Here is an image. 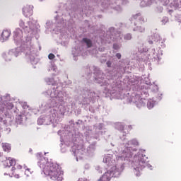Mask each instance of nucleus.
I'll use <instances>...</instances> for the list:
<instances>
[{
	"mask_svg": "<svg viewBox=\"0 0 181 181\" xmlns=\"http://www.w3.org/2000/svg\"><path fill=\"white\" fill-rule=\"evenodd\" d=\"M87 71V78H91V74L88 73V71H93L92 80H93L95 83H98V84H100V86H105L103 93H105L106 95H111L113 98H117V100H126V103L127 104L133 103L134 104H136V107H137V108H142V107H145V100L149 97L148 88L151 90V93L153 95V97L156 98L159 97V95L162 97V93H159V88L157 85H155V83L151 84V82L147 81H146L145 84L141 86L140 90L136 93H133L132 96L129 95V93L122 95L121 93H117V88L110 84L111 81L110 79L105 78V76L104 75V73H103L98 67L95 66H90Z\"/></svg>",
	"mask_w": 181,
	"mask_h": 181,
	"instance_id": "nucleus-1",
	"label": "nucleus"
},
{
	"mask_svg": "<svg viewBox=\"0 0 181 181\" xmlns=\"http://www.w3.org/2000/svg\"><path fill=\"white\" fill-rule=\"evenodd\" d=\"M60 88L53 86L49 90L44 92L46 97H50L51 100L48 102L42 103L40 110L44 112L37 122L38 125H50L56 127L59 124V117L66 112V103L64 102V95L66 93L60 91Z\"/></svg>",
	"mask_w": 181,
	"mask_h": 181,
	"instance_id": "nucleus-2",
	"label": "nucleus"
},
{
	"mask_svg": "<svg viewBox=\"0 0 181 181\" xmlns=\"http://www.w3.org/2000/svg\"><path fill=\"white\" fill-rule=\"evenodd\" d=\"M90 4H98V6L105 9V12L112 13L114 11L117 13H121L122 12V7L119 6V4H125L127 1L125 0H71L74 4L71 6V13H69L70 16H74V18H82L83 15L88 16L90 15L93 10L91 8H88L86 10V5L88 2Z\"/></svg>",
	"mask_w": 181,
	"mask_h": 181,
	"instance_id": "nucleus-3",
	"label": "nucleus"
},
{
	"mask_svg": "<svg viewBox=\"0 0 181 181\" xmlns=\"http://www.w3.org/2000/svg\"><path fill=\"white\" fill-rule=\"evenodd\" d=\"M13 39L16 46V48L10 49L13 57H19L23 53L27 62L33 66L39 63L37 58V50L35 47V42L32 37L25 35L23 37V31L21 28H16L13 32Z\"/></svg>",
	"mask_w": 181,
	"mask_h": 181,
	"instance_id": "nucleus-4",
	"label": "nucleus"
},
{
	"mask_svg": "<svg viewBox=\"0 0 181 181\" xmlns=\"http://www.w3.org/2000/svg\"><path fill=\"white\" fill-rule=\"evenodd\" d=\"M123 144H119L117 147L116 154H106L104 156L103 162L107 166H112L117 164V162H129L134 156V152L138 151L139 141L136 139H132L127 141V139L122 138Z\"/></svg>",
	"mask_w": 181,
	"mask_h": 181,
	"instance_id": "nucleus-5",
	"label": "nucleus"
},
{
	"mask_svg": "<svg viewBox=\"0 0 181 181\" xmlns=\"http://www.w3.org/2000/svg\"><path fill=\"white\" fill-rule=\"evenodd\" d=\"M42 153H37L38 166L42 170L45 176H49L51 180L62 181L63 180V171L60 166L56 163L49 161L46 158L42 156Z\"/></svg>",
	"mask_w": 181,
	"mask_h": 181,
	"instance_id": "nucleus-6",
	"label": "nucleus"
},
{
	"mask_svg": "<svg viewBox=\"0 0 181 181\" xmlns=\"http://www.w3.org/2000/svg\"><path fill=\"white\" fill-rule=\"evenodd\" d=\"M138 52L134 51L132 54L134 59L138 60L139 59V66L142 67L145 63H148L147 60H152V62H156L157 64H159L162 55V50L155 49L151 48L147 49L144 46V42L138 43L137 45Z\"/></svg>",
	"mask_w": 181,
	"mask_h": 181,
	"instance_id": "nucleus-7",
	"label": "nucleus"
},
{
	"mask_svg": "<svg viewBox=\"0 0 181 181\" xmlns=\"http://www.w3.org/2000/svg\"><path fill=\"white\" fill-rule=\"evenodd\" d=\"M148 157L145 155V150L140 149L137 153L134 156H132V158L129 162L133 169L134 173L137 176H141V172L148 168L150 170H153V166L148 163Z\"/></svg>",
	"mask_w": 181,
	"mask_h": 181,
	"instance_id": "nucleus-8",
	"label": "nucleus"
},
{
	"mask_svg": "<svg viewBox=\"0 0 181 181\" xmlns=\"http://www.w3.org/2000/svg\"><path fill=\"white\" fill-rule=\"evenodd\" d=\"M62 130L58 131V135L61 136V152L65 153L67 151V148L71 146V149L72 146H74V144H76V146H78L79 142H82L83 134L80 133H75L74 132H64Z\"/></svg>",
	"mask_w": 181,
	"mask_h": 181,
	"instance_id": "nucleus-9",
	"label": "nucleus"
},
{
	"mask_svg": "<svg viewBox=\"0 0 181 181\" xmlns=\"http://www.w3.org/2000/svg\"><path fill=\"white\" fill-rule=\"evenodd\" d=\"M18 25L19 26L18 29H22L24 30V34L23 33V37L28 36L31 37V40L33 42V37L35 39H39V32L40 30L37 28V21L34 18H29V21H25V20L21 18L18 21Z\"/></svg>",
	"mask_w": 181,
	"mask_h": 181,
	"instance_id": "nucleus-10",
	"label": "nucleus"
},
{
	"mask_svg": "<svg viewBox=\"0 0 181 181\" xmlns=\"http://www.w3.org/2000/svg\"><path fill=\"white\" fill-rule=\"evenodd\" d=\"M70 152L75 156L76 162H78V160L83 159L84 155H88L89 156L94 155V152H95V144H90L86 149V147L83 145L82 135V141L78 143V146L77 143H74V146L70 149Z\"/></svg>",
	"mask_w": 181,
	"mask_h": 181,
	"instance_id": "nucleus-11",
	"label": "nucleus"
},
{
	"mask_svg": "<svg viewBox=\"0 0 181 181\" xmlns=\"http://www.w3.org/2000/svg\"><path fill=\"white\" fill-rule=\"evenodd\" d=\"M106 65L110 69H112V71H110L107 74L110 80H118L125 73V63H124V60H119L116 64L112 61H107Z\"/></svg>",
	"mask_w": 181,
	"mask_h": 181,
	"instance_id": "nucleus-12",
	"label": "nucleus"
},
{
	"mask_svg": "<svg viewBox=\"0 0 181 181\" xmlns=\"http://www.w3.org/2000/svg\"><path fill=\"white\" fill-rule=\"evenodd\" d=\"M124 163H129L131 166V163L129 161L117 162L116 164H113L112 167L105 172L98 181H110L112 177H119L121 173H122V170H124Z\"/></svg>",
	"mask_w": 181,
	"mask_h": 181,
	"instance_id": "nucleus-13",
	"label": "nucleus"
},
{
	"mask_svg": "<svg viewBox=\"0 0 181 181\" xmlns=\"http://www.w3.org/2000/svg\"><path fill=\"white\" fill-rule=\"evenodd\" d=\"M106 42L107 43H111L112 42H117L113 44V49L117 52H119L121 50V47H122V34L117 32V30L114 27H111L109 28V30L106 35Z\"/></svg>",
	"mask_w": 181,
	"mask_h": 181,
	"instance_id": "nucleus-14",
	"label": "nucleus"
},
{
	"mask_svg": "<svg viewBox=\"0 0 181 181\" xmlns=\"http://www.w3.org/2000/svg\"><path fill=\"white\" fill-rule=\"evenodd\" d=\"M14 107L11 95L6 93L3 97L0 95V112L6 116L11 112V110H13Z\"/></svg>",
	"mask_w": 181,
	"mask_h": 181,
	"instance_id": "nucleus-15",
	"label": "nucleus"
},
{
	"mask_svg": "<svg viewBox=\"0 0 181 181\" xmlns=\"http://www.w3.org/2000/svg\"><path fill=\"white\" fill-rule=\"evenodd\" d=\"M93 46V42L88 38H83L79 43V46H76L72 49V54L74 56V60H77L78 56H83V53L86 51V49L91 47Z\"/></svg>",
	"mask_w": 181,
	"mask_h": 181,
	"instance_id": "nucleus-16",
	"label": "nucleus"
},
{
	"mask_svg": "<svg viewBox=\"0 0 181 181\" xmlns=\"http://www.w3.org/2000/svg\"><path fill=\"white\" fill-rule=\"evenodd\" d=\"M81 95L83 99L82 101H79V104L86 105L87 104H90L91 101L94 103L97 99V97H98V93L87 87H85L81 90Z\"/></svg>",
	"mask_w": 181,
	"mask_h": 181,
	"instance_id": "nucleus-17",
	"label": "nucleus"
},
{
	"mask_svg": "<svg viewBox=\"0 0 181 181\" xmlns=\"http://www.w3.org/2000/svg\"><path fill=\"white\" fill-rule=\"evenodd\" d=\"M56 23H53L51 21H47L45 23V28L47 30H56V28L57 30H62L63 28L67 26V23H66V20H64V17L57 16L55 17Z\"/></svg>",
	"mask_w": 181,
	"mask_h": 181,
	"instance_id": "nucleus-18",
	"label": "nucleus"
},
{
	"mask_svg": "<svg viewBox=\"0 0 181 181\" xmlns=\"http://www.w3.org/2000/svg\"><path fill=\"white\" fill-rule=\"evenodd\" d=\"M95 132L93 134V132L90 130V127L85 133V136L86 139L88 138H95V139H98L101 135H103V129H104V124H97L94 126Z\"/></svg>",
	"mask_w": 181,
	"mask_h": 181,
	"instance_id": "nucleus-19",
	"label": "nucleus"
},
{
	"mask_svg": "<svg viewBox=\"0 0 181 181\" xmlns=\"http://www.w3.org/2000/svg\"><path fill=\"white\" fill-rule=\"evenodd\" d=\"M0 161L4 168H11V172L16 170V169H22V165L16 164V161L13 158L9 157L7 158L6 156H0Z\"/></svg>",
	"mask_w": 181,
	"mask_h": 181,
	"instance_id": "nucleus-20",
	"label": "nucleus"
},
{
	"mask_svg": "<svg viewBox=\"0 0 181 181\" xmlns=\"http://www.w3.org/2000/svg\"><path fill=\"white\" fill-rule=\"evenodd\" d=\"M11 112L6 115L5 119H4L2 117H0V131L4 129L5 132L9 134L11 132V127H8V124L13 125V117L11 115Z\"/></svg>",
	"mask_w": 181,
	"mask_h": 181,
	"instance_id": "nucleus-21",
	"label": "nucleus"
},
{
	"mask_svg": "<svg viewBox=\"0 0 181 181\" xmlns=\"http://www.w3.org/2000/svg\"><path fill=\"white\" fill-rule=\"evenodd\" d=\"M115 129H118V131H121V134L122 136H120V139L122 141V142L120 144H124V139H122V138H125V139L128 142L131 141V140H128L127 139V135L124 132V128H125V124H124L123 123H121V122H117L115 124Z\"/></svg>",
	"mask_w": 181,
	"mask_h": 181,
	"instance_id": "nucleus-22",
	"label": "nucleus"
},
{
	"mask_svg": "<svg viewBox=\"0 0 181 181\" xmlns=\"http://www.w3.org/2000/svg\"><path fill=\"white\" fill-rule=\"evenodd\" d=\"M160 100H162V97L160 95L158 97L153 96V98H150L147 102V108L148 110H152V108H153V107H155Z\"/></svg>",
	"mask_w": 181,
	"mask_h": 181,
	"instance_id": "nucleus-23",
	"label": "nucleus"
},
{
	"mask_svg": "<svg viewBox=\"0 0 181 181\" xmlns=\"http://www.w3.org/2000/svg\"><path fill=\"white\" fill-rule=\"evenodd\" d=\"M23 14L25 18L33 15V6L27 5L23 8Z\"/></svg>",
	"mask_w": 181,
	"mask_h": 181,
	"instance_id": "nucleus-24",
	"label": "nucleus"
},
{
	"mask_svg": "<svg viewBox=\"0 0 181 181\" xmlns=\"http://www.w3.org/2000/svg\"><path fill=\"white\" fill-rule=\"evenodd\" d=\"M11 37V30H4L2 33L0 32V42H6Z\"/></svg>",
	"mask_w": 181,
	"mask_h": 181,
	"instance_id": "nucleus-25",
	"label": "nucleus"
},
{
	"mask_svg": "<svg viewBox=\"0 0 181 181\" xmlns=\"http://www.w3.org/2000/svg\"><path fill=\"white\" fill-rule=\"evenodd\" d=\"M47 71L52 72V76H56L57 74V66L54 64V62H50L49 64L47 66Z\"/></svg>",
	"mask_w": 181,
	"mask_h": 181,
	"instance_id": "nucleus-26",
	"label": "nucleus"
},
{
	"mask_svg": "<svg viewBox=\"0 0 181 181\" xmlns=\"http://www.w3.org/2000/svg\"><path fill=\"white\" fill-rule=\"evenodd\" d=\"M161 40L162 38L160 37V35L158 33H155L149 37L148 43L149 45H152L153 42H159Z\"/></svg>",
	"mask_w": 181,
	"mask_h": 181,
	"instance_id": "nucleus-27",
	"label": "nucleus"
},
{
	"mask_svg": "<svg viewBox=\"0 0 181 181\" xmlns=\"http://www.w3.org/2000/svg\"><path fill=\"white\" fill-rule=\"evenodd\" d=\"M2 57L5 60V62H12L13 59V55L11 52V49L8 50L7 52H4L2 54Z\"/></svg>",
	"mask_w": 181,
	"mask_h": 181,
	"instance_id": "nucleus-28",
	"label": "nucleus"
},
{
	"mask_svg": "<svg viewBox=\"0 0 181 181\" xmlns=\"http://www.w3.org/2000/svg\"><path fill=\"white\" fill-rule=\"evenodd\" d=\"M133 32H139V33H144V32H145V26L136 25V23H134V27H133Z\"/></svg>",
	"mask_w": 181,
	"mask_h": 181,
	"instance_id": "nucleus-29",
	"label": "nucleus"
},
{
	"mask_svg": "<svg viewBox=\"0 0 181 181\" xmlns=\"http://www.w3.org/2000/svg\"><path fill=\"white\" fill-rule=\"evenodd\" d=\"M61 45L62 46H67L69 43V35L67 34H62L61 35Z\"/></svg>",
	"mask_w": 181,
	"mask_h": 181,
	"instance_id": "nucleus-30",
	"label": "nucleus"
},
{
	"mask_svg": "<svg viewBox=\"0 0 181 181\" xmlns=\"http://www.w3.org/2000/svg\"><path fill=\"white\" fill-rule=\"evenodd\" d=\"M141 1L140 3L141 6L145 7V6H150V5H152L154 2H156V0H140Z\"/></svg>",
	"mask_w": 181,
	"mask_h": 181,
	"instance_id": "nucleus-31",
	"label": "nucleus"
},
{
	"mask_svg": "<svg viewBox=\"0 0 181 181\" xmlns=\"http://www.w3.org/2000/svg\"><path fill=\"white\" fill-rule=\"evenodd\" d=\"M23 117H25L23 115H17L16 117L15 124H16V125H21L23 121Z\"/></svg>",
	"mask_w": 181,
	"mask_h": 181,
	"instance_id": "nucleus-32",
	"label": "nucleus"
},
{
	"mask_svg": "<svg viewBox=\"0 0 181 181\" xmlns=\"http://www.w3.org/2000/svg\"><path fill=\"white\" fill-rule=\"evenodd\" d=\"M45 82L49 86H57V82H56L53 78H46Z\"/></svg>",
	"mask_w": 181,
	"mask_h": 181,
	"instance_id": "nucleus-33",
	"label": "nucleus"
},
{
	"mask_svg": "<svg viewBox=\"0 0 181 181\" xmlns=\"http://www.w3.org/2000/svg\"><path fill=\"white\" fill-rule=\"evenodd\" d=\"M2 148L4 152H11V144L8 143H2Z\"/></svg>",
	"mask_w": 181,
	"mask_h": 181,
	"instance_id": "nucleus-34",
	"label": "nucleus"
},
{
	"mask_svg": "<svg viewBox=\"0 0 181 181\" xmlns=\"http://www.w3.org/2000/svg\"><path fill=\"white\" fill-rule=\"evenodd\" d=\"M123 37L124 40H131V39H132V34L127 33L123 36Z\"/></svg>",
	"mask_w": 181,
	"mask_h": 181,
	"instance_id": "nucleus-35",
	"label": "nucleus"
},
{
	"mask_svg": "<svg viewBox=\"0 0 181 181\" xmlns=\"http://www.w3.org/2000/svg\"><path fill=\"white\" fill-rule=\"evenodd\" d=\"M158 46H159L160 49H163L165 47V41L163 40L159 41Z\"/></svg>",
	"mask_w": 181,
	"mask_h": 181,
	"instance_id": "nucleus-36",
	"label": "nucleus"
},
{
	"mask_svg": "<svg viewBox=\"0 0 181 181\" xmlns=\"http://www.w3.org/2000/svg\"><path fill=\"white\" fill-rule=\"evenodd\" d=\"M141 13H137L133 15V19L139 21V18H141Z\"/></svg>",
	"mask_w": 181,
	"mask_h": 181,
	"instance_id": "nucleus-37",
	"label": "nucleus"
},
{
	"mask_svg": "<svg viewBox=\"0 0 181 181\" xmlns=\"http://www.w3.org/2000/svg\"><path fill=\"white\" fill-rule=\"evenodd\" d=\"M163 11V7L162 6L156 7V12H158V13H162Z\"/></svg>",
	"mask_w": 181,
	"mask_h": 181,
	"instance_id": "nucleus-38",
	"label": "nucleus"
},
{
	"mask_svg": "<svg viewBox=\"0 0 181 181\" xmlns=\"http://www.w3.org/2000/svg\"><path fill=\"white\" fill-rule=\"evenodd\" d=\"M21 107H23L24 110H28V108H29V106L28 105V103L26 102H22Z\"/></svg>",
	"mask_w": 181,
	"mask_h": 181,
	"instance_id": "nucleus-39",
	"label": "nucleus"
},
{
	"mask_svg": "<svg viewBox=\"0 0 181 181\" xmlns=\"http://www.w3.org/2000/svg\"><path fill=\"white\" fill-rule=\"evenodd\" d=\"M24 169H25V175H26L27 177H29V175H30V170L29 168H26V165H24Z\"/></svg>",
	"mask_w": 181,
	"mask_h": 181,
	"instance_id": "nucleus-40",
	"label": "nucleus"
},
{
	"mask_svg": "<svg viewBox=\"0 0 181 181\" xmlns=\"http://www.w3.org/2000/svg\"><path fill=\"white\" fill-rule=\"evenodd\" d=\"M161 22H162L163 25H166V23H168V22H169V18H168V17H163Z\"/></svg>",
	"mask_w": 181,
	"mask_h": 181,
	"instance_id": "nucleus-41",
	"label": "nucleus"
},
{
	"mask_svg": "<svg viewBox=\"0 0 181 181\" xmlns=\"http://www.w3.org/2000/svg\"><path fill=\"white\" fill-rule=\"evenodd\" d=\"M54 57H56V56L54 55L53 53H50V54H49V55H48V59H49V60H53V59H54Z\"/></svg>",
	"mask_w": 181,
	"mask_h": 181,
	"instance_id": "nucleus-42",
	"label": "nucleus"
},
{
	"mask_svg": "<svg viewBox=\"0 0 181 181\" xmlns=\"http://www.w3.org/2000/svg\"><path fill=\"white\" fill-rule=\"evenodd\" d=\"M139 22H143V23H145L146 22V20H145V18L142 17V15L139 18Z\"/></svg>",
	"mask_w": 181,
	"mask_h": 181,
	"instance_id": "nucleus-43",
	"label": "nucleus"
},
{
	"mask_svg": "<svg viewBox=\"0 0 181 181\" xmlns=\"http://www.w3.org/2000/svg\"><path fill=\"white\" fill-rule=\"evenodd\" d=\"M115 57H117V59H118L119 60H120L121 57H122V54H121V53L117 52L115 54Z\"/></svg>",
	"mask_w": 181,
	"mask_h": 181,
	"instance_id": "nucleus-44",
	"label": "nucleus"
},
{
	"mask_svg": "<svg viewBox=\"0 0 181 181\" xmlns=\"http://www.w3.org/2000/svg\"><path fill=\"white\" fill-rule=\"evenodd\" d=\"M83 122L81 120H78L77 122H76L75 124H76V125H80V124H81Z\"/></svg>",
	"mask_w": 181,
	"mask_h": 181,
	"instance_id": "nucleus-45",
	"label": "nucleus"
},
{
	"mask_svg": "<svg viewBox=\"0 0 181 181\" xmlns=\"http://www.w3.org/2000/svg\"><path fill=\"white\" fill-rule=\"evenodd\" d=\"M13 175L14 177H16V179H19V175L14 174L13 173Z\"/></svg>",
	"mask_w": 181,
	"mask_h": 181,
	"instance_id": "nucleus-46",
	"label": "nucleus"
},
{
	"mask_svg": "<svg viewBox=\"0 0 181 181\" xmlns=\"http://www.w3.org/2000/svg\"><path fill=\"white\" fill-rule=\"evenodd\" d=\"M85 169H90V165L89 164H86L85 165Z\"/></svg>",
	"mask_w": 181,
	"mask_h": 181,
	"instance_id": "nucleus-47",
	"label": "nucleus"
},
{
	"mask_svg": "<svg viewBox=\"0 0 181 181\" xmlns=\"http://www.w3.org/2000/svg\"><path fill=\"white\" fill-rule=\"evenodd\" d=\"M103 60V63H105V62H107V58H105Z\"/></svg>",
	"mask_w": 181,
	"mask_h": 181,
	"instance_id": "nucleus-48",
	"label": "nucleus"
},
{
	"mask_svg": "<svg viewBox=\"0 0 181 181\" xmlns=\"http://www.w3.org/2000/svg\"><path fill=\"white\" fill-rule=\"evenodd\" d=\"M39 1H40V2H43L45 1H46V0H39Z\"/></svg>",
	"mask_w": 181,
	"mask_h": 181,
	"instance_id": "nucleus-49",
	"label": "nucleus"
},
{
	"mask_svg": "<svg viewBox=\"0 0 181 181\" xmlns=\"http://www.w3.org/2000/svg\"><path fill=\"white\" fill-rule=\"evenodd\" d=\"M166 4L169 3V0H165Z\"/></svg>",
	"mask_w": 181,
	"mask_h": 181,
	"instance_id": "nucleus-50",
	"label": "nucleus"
},
{
	"mask_svg": "<svg viewBox=\"0 0 181 181\" xmlns=\"http://www.w3.org/2000/svg\"><path fill=\"white\" fill-rule=\"evenodd\" d=\"M100 169V167H96V170H98Z\"/></svg>",
	"mask_w": 181,
	"mask_h": 181,
	"instance_id": "nucleus-51",
	"label": "nucleus"
},
{
	"mask_svg": "<svg viewBox=\"0 0 181 181\" xmlns=\"http://www.w3.org/2000/svg\"><path fill=\"white\" fill-rule=\"evenodd\" d=\"M111 145H112V146H114V144L112 143L111 144Z\"/></svg>",
	"mask_w": 181,
	"mask_h": 181,
	"instance_id": "nucleus-52",
	"label": "nucleus"
},
{
	"mask_svg": "<svg viewBox=\"0 0 181 181\" xmlns=\"http://www.w3.org/2000/svg\"><path fill=\"white\" fill-rule=\"evenodd\" d=\"M57 57H59L60 55L57 54Z\"/></svg>",
	"mask_w": 181,
	"mask_h": 181,
	"instance_id": "nucleus-53",
	"label": "nucleus"
},
{
	"mask_svg": "<svg viewBox=\"0 0 181 181\" xmlns=\"http://www.w3.org/2000/svg\"><path fill=\"white\" fill-rule=\"evenodd\" d=\"M4 175H8V174H6V173H4Z\"/></svg>",
	"mask_w": 181,
	"mask_h": 181,
	"instance_id": "nucleus-54",
	"label": "nucleus"
},
{
	"mask_svg": "<svg viewBox=\"0 0 181 181\" xmlns=\"http://www.w3.org/2000/svg\"><path fill=\"white\" fill-rule=\"evenodd\" d=\"M40 49H41V48H40Z\"/></svg>",
	"mask_w": 181,
	"mask_h": 181,
	"instance_id": "nucleus-55",
	"label": "nucleus"
}]
</instances>
